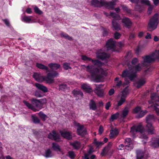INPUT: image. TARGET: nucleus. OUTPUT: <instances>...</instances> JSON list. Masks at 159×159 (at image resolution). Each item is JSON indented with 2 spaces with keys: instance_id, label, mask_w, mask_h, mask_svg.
<instances>
[{
  "instance_id": "f257e3e1",
  "label": "nucleus",
  "mask_w": 159,
  "mask_h": 159,
  "mask_svg": "<svg viewBox=\"0 0 159 159\" xmlns=\"http://www.w3.org/2000/svg\"><path fill=\"white\" fill-rule=\"evenodd\" d=\"M82 59L84 61H91L93 65H84L82 66L84 67V68L86 69V71L89 72L91 78L95 82H100L103 75H105L104 70L101 68L103 65V63L98 60H94L86 56L82 55Z\"/></svg>"
},
{
  "instance_id": "f03ea898",
  "label": "nucleus",
  "mask_w": 159,
  "mask_h": 159,
  "mask_svg": "<svg viewBox=\"0 0 159 159\" xmlns=\"http://www.w3.org/2000/svg\"><path fill=\"white\" fill-rule=\"evenodd\" d=\"M59 74L57 71L52 70L48 73L46 76H42L40 73H35L33 75V77L35 80L38 81H42L44 80L49 84L54 83L53 78L58 76Z\"/></svg>"
},
{
  "instance_id": "7ed1b4c3",
  "label": "nucleus",
  "mask_w": 159,
  "mask_h": 159,
  "mask_svg": "<svg viewBox=\"0 0 159 159\" xmlns=\"http://www.w3.org/2000/svg\"><path fill=\"white\" fill-rule=\"evenodd\" d=\"M129 70H125L123 72L122 76L123 77H127L130 80H133L135 77V73L139 71L141 69L139 64L135 66H132L129 64H127Z\"/></svg>"
},
{
  "instance_id": "20e7f679",
  "label": "nucleus",
  "mask_w": 159,
  "mask_h": 159,
  "mask_svg": "<svg viewBox=\"0 0 159 159\" xmlns=\"http://www.w3.org/2000/svg\"><path fill=\"white\" fill-rule=\"evenodd\" d=\"M155 117L153 114H149L146 117V122L147 123L146 126V129L149 134L154 133V129L152 125V122L154 121Z\"/></svg>"
},
{
  "instance_id": "39448f33",
  "label": "nucleus",
  "mask_w": 159,
  "mask_h": 159,
  "mask_svg": "<svg viewBox=\"0 0 159 159\" xmlns=\"http://www.w3.org/2000/svg\"><path fill=\"white\" fill-rule=\"evenodd\" d=\"M158 14L156 13L150 20L148 24V30L149 31H152L157 28L158 24Z\"/></svg>"
},
{
  "instance_id": "423d86ee",
  "label": "nucleus",
  "mask_w": 159,
  "mask_h": 159,
  "mask_svg": "<svg viewBox=\"0 0 159 159\" xmlns=\"http://www.w3.org/2000/svg\"><path fill=\"white\" fill-rule=\"evenodd\" d=\"M157 57L153 52L150 54L142 57L143 61L141 64L142 66H146L148 64L154 61L155 59H157Z\"/></svg>"
},
{
  "instance_id": "0eeeda50",
  "label": "nucleus",
  "mask_w": 159,
  "mask_h": 159,
  "mask_svg": "<svg viewBox=\"0 0 159 159\" xmlns=\"http://www.w3.org/2000/svg\"><path fill=\"white\" fill-rule=\"evenodd\" d=\"M143 132V128L141 125H139L136 126H133L131 128L130 133L131 136L134 138L136 136V134L138 132L142 133Z\"/></svg>"
},
{
  "instance_id": "6e6552de",
  "label": "nucleus",
  "mask_w": 159,
  "mask_h": 159,
  "mask_svg": "<svg viewBox=\"0 0 159 159\" xmlns=\"http://www.w3.org/2000/svg\"><path fill=\"white\" fill-rule=\"evenodd\" d=\"M112 145V143L109 142L107 145L104 148L101 153V155L102 156L106 155L111 156L112 154L113 150L111 148Z\"/></svg>"
},
{
  "instance_id": "1a4fd4ad",
  "label": "nucleus",
  "mask_w": 159,
  "mask_h": 159,
  "mask_svg": "<svg viewBox=\"0 0 159 159\" xmlns=\"http://www.w3.org/2000/svg\"><path fill=\"white\" fill-rule=\"evenodd\" d=\"M129 93V90L126 87L121 92L120 100L118 101V105H121L125 102V99Z\"/></svg>"
},
{
  "instance_id": "9d476101",
  "label": "nucleus",
  "mask_w": 159,
  "mask_h": 159,
  "mask_svg": "<svg viewBox=\"0 0 159 159\" xmlns=\"http://www.w3.org/2000/svg\"><path fill=\"white\" fill-rule=\"evenodd\" d=\"M97 57L99 59L103 60L109 57L110 55L101 49L98 50L96 52Z\"/></svg>"
},
{
  "instance_id": "9b49d317",
  "label": "nucleus",
  "mask_w": 159,
  "mask_h": 159,
  "mask_svg": "<svg viewBox=\"0 0 159 159\" xmlns=\"http://www.w3.org/2000/svg\"><path fill=\"white\" fill-rule=\"evenodd\" d=\"M95 85L96 87L94 90L95 93L98 97L100 98L103 97L105 94L103 90L101 89L102 86V85L96 84Z\"/></svg>"
},
{
  "instance_id": "f8f14e48",
  "label": "nucleus",
  "mask_w": 159,
  "mask_h": 159,
  "mask_svg": "<svg viewBox=\"0 0 159 159\" xmlns=\"http://www.w3.org/2000/svg\"><path fill=\"white\" fill-rule=\"evenodd\" d=\"M76 126L77 127V133L79 135L84 136L86 134V130L83 125H80L79 123H77Z\"/></svg>"
},
{
  "instance_id": "ddd939ff",
  "label": "nucleus",
  "mask_w": 159,
  "mask_h": 159,
  "mask_svg": "<svg viewBox=\"0 0 159 159\" xmlns=\"http://www.w3.org/2000/svg\"><path fill=\"white\" fill-rule=\"evenodd\" d=\"M116 0H113L111 2H107L104 0L103 6L108 9H113L116 5Z\"/></svg>"
},
{
  "instance_id": "4468645a",
  "label": "nucleus",
  "mask_w": 159,
  "mask_h": 159,
  "mask_svg": "<svg viewBox=\"0 0 159 159\" xmlns=\"http://www.w3.org/2000/svg\"><path fill=\"white\" fill-rule=\"evenodd\" d=\"M48 137L49 139L57 141H60L59 135L54 131H52V132L49 133Z\"/></svg>"
},
{
  "instance_id": "2eb2a0df",
  "label": "nucleus",
  "mask_w": 159,
  "mask_h": 159,
  "mask_svg": "<svg viewBox=\"0 0 159 159\" xmlns=\"http://www.w3.org/2000/svg\"><path fill=\"white\" fill-rule=\"evenodd\" d=\"M122 22L124 25L127 28H130L132 25V22L129 18L124 17L122 19Z\"/></svg>"
},
{
  "instance_id": "dca6fc26",
  "label": "nucleus",
  "mask_w": 159,
  "mask_h": 159,
  "mask_svg": "<svg viewBox=\"0 0 159 159\" xmlns=\"http://www.w3.org/2000/svg\"><path fill=\"white\" fill-rule=\"evenodd\" d=\"M115 41L112 39H109L107 42L106 46L107 50L113 49L115 47Z\"/></svg>"
},
{
  "instance_id": "f3484780",
  "label": "nucleus",
  "mask_w": 159,
  "mask_h": 159,
  "mask_svg": "<svg viewBox=\"0 0 159 159\" xmlns=\"http://www.w3.org/2000/svg\"><path fill=\"white\" fill-rule=\"evenodd\" d=\"M31 101L32 103L35 105V107L38 109L37 110H38V111L43 108V107L39 99L33 98L31 100Z\"/></svg>"
},
{
  "instance_id": "a211bd4d",
  "label": "nucleus",
  "mask_w": 159,
  "mask_h": 159,
  "mask_svg": "<svg viewBox=\"0 0 159 159\" xmlns=\"http://www.w3.org/2000/svg\"><path fill=\"white\" fill-rule=\"evenodd\" d=\"M150 146L153 148H157L159 147V138H152L150 142Z\"/></svg>"
},
{
  "instance_id": "6ab92c4d",
  "label": "nucleus",
  "mask_w": 159,
  "mask_h": 159,
  "mask_svg": "<svg viewBox=\"0 0 159 159\" xmlns=\"http://www.w3.org/2000/svg\"><path fill=\"white\" fill-rule=\"evenodd\" d=\"M35 86L38 89L41 90L43 93H45L48 91V88L46 86L40 84L36 83L35 84Z\"/></svg>"
},
{
  "instance_id": "aec40b11",
  "label": "nucleus",
  "mask_w": 159,
  "mask_h": 159,
  "mask_svg": "<svg viewBox=\"0 0 159 159\" xmlns=\"http://www.w3.org/2000/svg\"><path fill=\"white\" fill-rule=\"evenodd\" d=\"M140 2L142 4H144L147 5H149L148 13L149 15H150L151 13V11L153 8V5H150L149 1L148 0H141Z\"/></svg>"
},
{
  "instance_id": "412c9836",
  "label": "nucleus",
  "mask_w": 159,
  "mask_h": 159,
  "mask_svg": "<svg viewBox=\"0 0 159 159\" xmlns=\"http://www.w3.org/2000/svg\"><path fill=\"white\" fill-rule=\"evenodd\" d=\"M104 0H92L91 3L95 7H101L103 6Z\"/></svg>"
},
{
  "instance_id": "4be33fe9",
  "label": "nucleus",
  "mask_w": 159,
  "mask_h": 159,
  "mask_svg": "<svg viewBox=\"0 0 159 159\" xmlns=\"http://www.w3.org/2000/svg\"><path fill=\"white\" fill-rule=\"evenodd\" d=\"M125 143V147L129 148V149H131L133 148V144L130 138H127L126 139Z\"/></svg>"
},
{
  "instance_id": "5701e85b",
  "label": "nucleus",
  "mask_w": 159,
  "mask_h": 159,
  "mask_svg": "<svg viewBox=\"0 0 159 159\" xmlns=\"http://www.w3.org/2000/svg\"><path fill=\"white\" fill-rule=\"evenodd\" d=\"M81 88L85 91L87 93H90L92 91V89L89 84H84L81 85Z\"/></svg>"
},
{
  "instance_id": "b1692460",
  "label": "nucleus",
  "mask_w": 159,
  "mask_h": 159,
  "mask_svg": "<svg viewBox=\"0 0 159 159\" xmlns=\"http://www.w3.org/2000/svg\"><path fill=\"white\" fill-rule=\"evenodd\" d=\"M36 66L38 68L43 70H45L47 72H51L50 71L48 67L45 66L44 65L39 63H36Z\"/></svg>"
},
{
  "instance_id": "393cba45",
  "label": "nucleus",
  "mask_w": 159,
  "mask_h": 159,
  "mask_svg": "<svg viewBox=\"0 0 159 159\" xmlns=\"http://www.w3.org/2000/svg\"><path fill=\"white\" fill-rule=\"evenodd\" d=\"M72 93L75 97H79L80 96L82 97L83 96V94L82 92L79 89H75L72 91Z\"/></svg>"
},
{
  "instance_id": "a878e982",
  "label": "nucleus",
  "mask_w": 159,
  "mask_h": 159,
  "mask_svg": "<svg viewBox=\"0 0 159 159\" xmlns=\"http://www.w3.org/2000/svg\"><path fill=\"white\" fill-rule=\"evenodd\" d=\"M117 20L113 19L112 22V27L116 30H119L120 29V25L118 23Z\"/></svg>"
},
{
  "instance_id": "bb28decb",
  "label": "nucleus",
  "mask_w": 159,
  "mask_h": 159,
  "mask_svg": "<svg viewBox=\"0 0 159 159\" xmlns=\"http://www.w3.org/2000/svg\"><path fill=\"white\" fill-rule=\"evenodd\" d=\"M48 66L51 69L56 70L60 68V65L56 63H51L48 64Z\"/></svg>"
},
{
  "instance_id": "cd10ccee",
  "label": "nucleus",
  "mask_w": 159,
  "mask_h": 159,
  "mask_svg": "<svg viewBox=\"0 0 159 159\" xmlns=\"http://www.w3.org/2000/svg\"><path fill=\"white\" fill-rule=\"evenodd\" d=\"M23 102L29 108L31 109L35 112L38 111V110H37L33 106L28 102L24 100L23 101Z\"/></svg>"
},
{
  "instance_id": "c85d7f7f",
  "label": "nucleus",
  "mask_w": 159,
  "mask_h": 159,
  "mask_svg": "<svg viewBox=\"0 0 159 159\" xmlns=\"http://www.w3.org/2000/svg\"><path fill=\"white\" fill-rule=\"evenodd\" d=\"M151 102L152 103L159 101V97L155 93H152L151 95ZM149 103H151V102H149Z\"/></svg>"
},
{
  "instance_id": "c756f323",
  "label": "nucleus",
  "mask_w": 159,
  "mask_h": 159,
  "mask_svg": "<svg viewBox=\"0 0 159 159\" xmlns=\"http://www.w3.org/2000/svg\"><path fill=\"white\" fill-rule=\"evenodd\" d=\"M119 134V131L117 129H111L110 130V137L111 138H113Z\"/></svg>"
},
{
  "instance_id": "7c9ffc66",
  "label": "nucleus",
  "mask_w": 159,
  "mask_h": 159,
  "mask_svg": "<svg viewBox=\"0 0 159 159\" xmlns=\"http://www.w3.org/2000/svg\"><path fill=\"white\" fill-rule=\"evenodd\" d=\"M61 135L63 137L69 139L71 138L72 136L69 132L66 131H61L60 132Z\"/></svg>"
},
{
  "instance_id": "2f4dec72",
  "label": "nucleus",
  "mask_w": 159,
  "mask_h": 159,
  "mask_svg": "<svg viewBox=\"0 0 159 159\" xmlns=\"http://www.w3.org/2000/svg\"><path fill=\"white\" fill-rule=\"evenodd\" d=\"M43 156L46 158H49L52 157L53 155L51 150L50 149H48L45 150Z\"/></svg>"
},
{
  "instance_id": "473e14b6",
  "label": "nucleus",
  "mask_w": 159,
  "mask_h": 159,
  "mask_svg": "<svg viewBox=\"0 0 159 159\" xmlns=\"http://www.w3.org/2000/svg\"><path fill=\"white\" fill-rule=\"evenodd\" d=\"M32 16H24L21 17V20L26 23H30L31 21Z\"/></svg>"
},
{
  "instance_id": "72a5a7b5",
  "label": "nucleus",
  "mask_w": 159,
  "mask_h": 159,
  "mask_svg": "<svg viewBox=\"0 0 159 159\" xmlns=\"http://www.w3.org/2000/svg\"><path fill=\"white\" fill-rule=\"evenodd\" d=\"M89 104L90 109L94 111L97 109L96 104L93 100H91Z\"/></svg>"
},
{
  "instance_id": "f704fd0d",
  "label": "nucleus",
  "mask_w": 159,
  "mask_h": 159,
  "mask_svg": "<svg viewBox=\"0 0 159 159\" xmlns=\"http://www.w3.org/2000/svg\"><path fill=\"white\" fill-rule=\"evenodd\" d=\"M137 159H142L143 158L144 155V152L141 150H138L136 151Z\"/></svg>"
},
{
  "instance_id": "c9c22d12",
  "label": "nucleus",
  "mask_w": 159,
  "mask_h": 159,
  "mask_svg": "<svg viewBox=\"0 0 159 159\" xmlns=\"http://www.w3.org/2000/svg\"><path fill=\"white\" fill-rule=\"evenodd\" d=\"M146 81L144 79H140L136 83L137 84V87L138 88H140L142 86L145 84Z\"/></svg>"
},
{
  "instance_id": "e433bc0d",
  "label": "nucleus",
  "mask_w": 159,
  "mask_h": 159,
  "mask_svg": "<svg viewBox=\"0 0 159 159\" xmlns=\"http://www.w3.org/2000/svg\"><path fill=\"white\" fill-rule=\"evenodd\" d=\"M34 95L37 98H41L44 95L43 93L39 90H36L34 93Z\"/></svg>"
},
{
  "instance_id": "4c0bfd02",
  "label": "nucleus",
  "mask_w": 159,
  "mask_h": 159,
  "mask_svg": "<svg viewBox=\"0 0 159 159\" xmlns=\"http://www.w3.org/2000/svg\"><path fill=\"white\" fill-rule=\"evenodd\" d=\"M110 16L112 18H114L113 19L115 20H119L120 19V16L117 13L115 12H111L110 13Z\"/></svg>"
},
{
  "instance_id": "58836bf2",
  "label": "nucleus",
  "mask_w": 159,
  "mask_h": 159,
  "mask_svg": "<svg viewBox=\"0 0 159 159\" xmlns=\"http://www.w3.org/2000/svg\"><path fill=\"white\" fill-rule=\"evenodd\" d=\"M38 115L40 118L42 119L43 121L45 120L48 118V116L45 114L42 111H40L38 113Z\"/></svg>"
},
{
  "instance_id": "ea45409f",
  "label": "nucleus",
  "mask_w": 159,
  "mask_h": 159,
  "mask_svg": "<svg viewBox=\"0 0 159 159\" xmlns=\"http://www.w3.org/2000/svg\"><path fill=\"white\" fill-rule=\"evenodd\" d=\"M71 145L75 149H78L80 147V143L79 142L75 141L71 143Z\"/></svg>"
},
{
  "instance_id": "a19ab883",
  "label": "nucleus",
  "mask_w": 159,
  "mask_h": 159,
  "mask_svg": "<svg viewBox=\"0 0 159 159\" xmlns=\"http://www.w3.org/2000/svg\"><path fill=\"white\" fill-rule=\"evenodd\" d=\"M31 118L33 122L35 124H38L40 123V120L38 118L34 115L31 116Z\"/></svg>"
},
{
  "instance_id": "79ce46f5",
  "label": "nucleus",
  "mask_w": 159,
  "mask_h": 159,
  "mask_svg": "<svg viewBox=\"0 0 159 159\" xmlns=\"http://www.w3.org/2000/svg\"><path fill=\"white\" fill-rule=\"evenodd\" d=\"M129 111V108L128 107H125L122 111V116L123 117H125L128 115Z\"/></svg>"
},
{
  "instance_id": "37998d69",
  "label": "nucleus",
  "mask_w": 159,
  "mask_h": 159,
  "mask_svg": "<svg viewBox=\"0 0 159 159\" xmlns=\"http://www.w3.org/2000/svg\"><path fill=\"white\" fill-rule=\"evenodd\" d=\"M61 35L62 37H64L66 39L70 40H72V37L70 36L68 34L64 32H61Z\"/></svg>"
},
{
  "instance_id": "c03bdc74",
  "label": "nucleus",
  "mask_w": 159,
  "mask_h": 159,
  "mask_svg": "<svg viewBox=\"0 0 159 159\" xmlns=\"http://www.w3.org/2000/svg\"><path fill=\"white\" fill-rule=\"evenodd\" d=\"M67 88V85L66 84H61L59 86V90H61L64 91Z\"/></svg>"
},
{
  "instance_id": "a18cd8bd",
  "label": "nucleus",
  "mask_w": 159,
  "mask_h": 159,
  "mask_svg": "<svg viewBox=\"0 0 159 159\" xmlns=\"http://www.w3.org/2000/svg\"><path fill=\"white\" fill-rule=\"evenodd\" d=\"M147 111L146 110L140 111L139 114L136 116V117L137 118H140L143 117L147 113Z\"/></svg>"
},
{
  "instance_id": "49530a36",
  "label": "nucleus",
  "mask_w": 159,
  "mask_h": 159,
  "mask_svg": "<svg viewBox=\"0 0 159 159\" xmlns=\"http://www.w3.org/2000/svg\"><path fill=\"white\" fill-rule=\"evenodd\" d=\"M52 147L53 150L56 151H60V148L59 145L55 143L52 144Z\"/></svg>"
},
{
  "instance_id": "de8ad7c7",
  "label": "nucleus",
  "mask_w": 159,
  "mask_h": 159,
  "mask_svg": "<svg viewBox=\"0 0 159 159\" xmlns=\"http://www.w3.org/2000/svg\"><path fill=\"white\" fill-rule=\"evenodd\" d=\"M121 6L122 7V9L128 13H131V10L129 9L127 7L124 5H121Z\"/></svg>"
},
{
  "instance_id": "09e8293b",
  "label": "nucleus",
  "mask_w": 159,
  "mask_h": 159,
  "mask_svg": "<svg viewBox=\"0 0 159 159\" xmlns=\"http://www.w3.org/2000/svg\"><path fill=\"white\" fill-rule=\"evenodd\" d=\"M68 156L71 159H73L75 157V155L74 152L72 151H69L68 153Z\"/></svg>"
},
{
  "instance_id": "8fccbe9b",
  "label": "nucleus",
  "mask_w": 159,
  "mask_h": 159,
  "mask_svg": "<svg viewBox=\"0 0 159 159\" xmlns=\"http://www.w3.org/2000/svg\"><path fill=\"white\" fill-rule=\"evenodd\" d=\"M119 114L118 112H116V113L112 115L111 117V119L112 120L116 119L119 116Z\"/></svg>"
},
{
  "instance_id": "3c124183",
  "label": "nucleus",
  "mask_w": 159,
  "mask_h": 159,
  "mask_svg": "<svg viewBox=\"0 0 159 159\" xmlns=\"http://www.w3.org/2000/svg\"><path fill=\"white\" fill-rule=\"evenodd\" d=\"M119 77H116L114 79V81H116V86L117 87L120 86L122 84V81L119 80Z\"/></svg>"
},
{
  "instance_id": "603ef678",
  "label": "nucleus",
  "mask_w": 159,
  "mask_h": 159,
  "mask_svg": "<svg viewBox=\"0 0 159 159\" xmlns=\"http://www.w3.org/2000/svg\"><path fill=\"white\" fill-rule=\"evenodd\" d=\"M35 12L38 14L41 15L43 13V12L40 10L38 7L35 6L34 8Z\"/></svg>"
},
{
  "instance_id": "864d4df0",
  "label": "nucleus",
  "mask_w": 159,
  "mask_h": 159,
  "mask_svg": "<svg viewBox=\"0 0 159 159\" xmlns=\"http://www.w3.org/2000/svg\"><path fill=\"white\" fill-rule=\"evenodd\" d=\"M141 110V107L139 106H137L133 109V112L134 113H137L139 111H140Z\"/></svg>"
},
{
  "instance_id": "5fc2aeb1",
  "label": "nucleus",
  "mask_w": 159,
  "mask_h": 159,
  "mask_svg": "<svg viewBox=\"0 0 159 159\" xmlns=\"http://www.w3.org/2000/svg\"><path fill=\"white\" fill-rule=\"evenodd\" d=\"M70 64L69 63H65L63 64V67L66 70H68L71 68L69 66Z\"/></svg>"
},
{
  "instance_id": "6e6d98bb",
  "label": "nucleus",
  "mask_w": 159,
  "mask_h": 159,
  "mask_svg": "<svg viewBox=\"0 0 159 159\" xmlns=\"http://www.w3.org/2000/svg\"><path fill=\"white\" fill-rule=\"evenodd\" d=\"M42 107L43 105L47 103V99L45 98L39 100Z\"/></svg>"
},
{
  "instance_id": "4d7b16f0",
  "label": "nucleus",
  "mask_w": 159,
  "mask_h": 159,
  "mask_svg": "<svg viewBox=\"0 0 159 159\" xmlns=\"http://www.w3.org/2000/svg\"><path fill=\"white\" fill-rule=\"evenodd\" d=\"M114 37L116 39H118L120 37L121 35L119 33L116 32L115 33Z\"/></svg>"
},
{
  "instance_id": "13d9d810",
  "label": "nucleus",
  "mask_w": 159,
  "mask_h": 159,
  "mask_svg": "<svg viewBox=\"0 0 159 159\" xmlns=\"http://www.w3.org/2000/svg\"><path fill=\"white\" fill-rule=\"evenodd\" d=\"M104 144L102 142H98L97 141L95 143V144H94L97 147H98L100 146H101L102 145H103Z\"/></svg>"
},
{
  "instance_id": "bf43d9fd",
  "label": "nucleus",
  "mask_w": 159,
  "mask_h": 159,
  "mask_svg": "<svg viewBox=\"0 0 159 159\" xmlns=\"http://www.w3.org/2000/svg\"><path fill=\"white\" fill-rule=\"evenodd\" d=\"M108 33V31L105 28H103L102 29V34L103 36H106L107 35Z\"/></svg>"
},
{
  "instance_id": "052dcab7",
  "label": "nucleus",
  "mask_w": 159,
  "mask_h": 159,
  "mask_svg": "<svg viewBox=\"0 0 159 159\" xmlns=\"http://www.w3.org/2000/svg\"><path fill=\"white\" fill-rule=\"evenodd\" d=\"M3 21L4 22L5 24L8 27H10V24L9 21L7 19H2Z\"/></svg>"
},
{
  "instance_id": "680f3d73",
  "label": "nucleus",
  "mask_w": 159,
  "mask_h": 159,
  "mask_svg": "<svg viewBox=\"0 0 159 159\" xmlns=\"http://www.w3.org/2000/svg\"><path fill=\"white\" fill-rule=\"evenodd\" d=\"M138 62V60L136 58H134L131 61V64L132 65H135Z\"/></svg>"
},
{
  "instance_id": "e2e57ef3",
  "label": "nucleus",
  "mask_w": 159,
  "mask_h": 159,
  "mask_svg": "<svg viewBox=\"0 0 159 159\" xmlns=\"http://www.w3.org/2000/svg\"><path fill=\"white\" fill-rule=\"evenodd\" d=\"M135 9L136 11H140L141 10V7L139 5L137 4L135 6Z\"/></svg>"
},
{
  "instance_id": "0e129e2a",
  "label": "nucleus",
  "mask_w": 159,
  "mask_h": 159,
  "mask_svg": "<svg viewBox=\"0 0 159 159\" xmlns=\"http://www.w3.org/2000/svg\"><path fill=\"white\" fill-rule=\"evenodd\" d=\"M155 55L157 57V59L159 60V49L158 51H156L155 52H153Z\"/></svg>"
},
{
  "instance_id": "69168bd1",
  "label": "nucleus",
  "mask_w": 159,
  "mask_h": 159,
  "mask_svg": "<svg viewBox=\"0 0 159 159\" xmlns=\"http://www.w3.org/2000/svg\"><path fill=\"white\" fill-rule=\"evenodd\" d=\"M114 90L113 89H111L109 91V94L111 96L114 93Z\"/></svg>"
},
{
  "instance_id": "338daca9",
  "label": "nucleus",
  "mask_w": 159,
  "mask_h": 159,
  "mask_svg": "<svg viewBox=\"0 0 159 159\" xmlns=\"http://www.w3.org/2000/svg\"><path fill=\"white\" fill-rule=\"evenodd\" d=\"M103 131V129L102 126H100L99 129V133L100 134H101Z\"/></svg>"
},
{
  "instance_id": "774afa93",
  "label": "nucleus",
  "mask_w": 159,
  "mask_h": 159,
  "mask_svg": "<svg viewBox=\"0 0 159 159\" xmlns=\"http://www.w3.org/2000/svg\"><path fill=\"white\" fill-rule=\"evenodd\" d=\"M154 109L155 110L157 115L159 116V108H158L154 106Z\"/></svg>"
}]
</instances>
